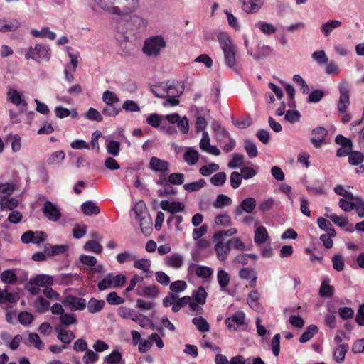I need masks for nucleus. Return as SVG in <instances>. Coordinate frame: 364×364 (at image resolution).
I'll return each instance as SVG.
<instances>
[{
  "label": "nucleus",
  "mask_w": 364,
  "mask_h": 364,
  "mask_svg": "<svg viewBox=\"0 0 364 364\" xmlns=\"http://www.w3.org/2000/svg\"><path fill=\"white\" fill-rule=\"evenodd\" d=\"M34 306L37 309L38 311L44 313L48 311L50 302L43 297L38 296L34 302Z\"/></svg>",
  "instance_id": "nucleus-44"
},
{
  "label": "nucleus",
  "mask_w": 364,
  "mask_h": 364,
  "mask_svg": "<svg viewBox=\"0 0 364 364\" xmlns=\"http://www.w3.org/2000/svg\"><path fill=\"white\" fill-rule=\"evenodd\" d=\"M105 305V302L103 300H97L95 298L90 299L87 304V309L90 313H97L101 311Z\"/></svg>",
  "instance_id": "nucleus-31"
},
{
  "label": "nucleus",
  "mask_w": 364,
  "mask_h": 364,
  "mask_svg": "<svg viewBox=\"0 0 364 364\" xmlns=\"http://www.w3.org/2000/svg\"><path fill=\"white\" fill-rule=\"evenodd\" d=\"M237 232V230L235 228H230L227 230L217 231L213 235V240H223L225 236H232Z\"/></svg>",
  "instance_id": "nucleus-57"
},
{
  "label": "nucleus",
  "mask_w": 364,
  "mask_h": 364,
  "mask_svg": "<svg viewBox=\"0 0 364 364\" xmlns=\"http://www.w3.org/2000/svg\"><path fill=\"white\" fill-rule=\"evenodd\" d=\"M48 50L45 46L41 45H36L34 48H30L26 54V59H33L36 61H40L42 59L48 58Z\"/></svg>",
  "instance_id": "nucleus-10"
},
{
  "label": "nucleus",
  "mask_w": 364,
  "mask_h": 364,
  "mask_svg": "<svg viewBox=\"0 0 364 364\" xmlns=\"http://www.w3.org/2000/svg\"><path fill=\"white\" fill-rule=\"evenodd\" d=\"M242 9L248 14L257 13L263 6L264 0H240Z\"/></svg>",
  "instance_id": "nucleus-12"
},
{
  "label": "nucleus",
  "mask_w": 364,
  "mask_h": 364,
  "mask_svg": "<svg viewBox=\"0 0 364 364\" xmlns=\"http://www.w3.org/2000/svg\"><path fill=\"white\" fill-rule=\"evenodd\" d=\"M44 215L51 221H57L61 217V213L59 208L50 201L45 202L43 207Z\"/></svg>",
  "instance_id": "nucleus-9"
},
{
  "label": "nucleus",
  "mask_w": 364,
  "mask_h": 364,
  "mask_svg": "<svg viewBox=\"0 0 364 364\" xmlns=\"http://www.w3.org/2000/svg\"><path fill=\"white\" fill-rule=\"evenodd\" d=\"M71 310H83L86 306L85 299L75 296H68L65 301Z\"/></svg>",
  "instance_id": "nucleus-19"
},
{
  "label": "nucleus",
  "mask_w": 364,
  "mask_h": 364,
  "mask_svg": "<svg viewBox=\"0 0 364 364\" xmlns=\"http://www.w3.org/2000/svg\"><path fill=\"white\" fill-rule=\"evenodd\" d=\"M245 314L238 311L233 314L231 316H229L225 320V323L229 328H233L234 330L237 329L239 327L245 324Z\"/></svg>",
  "instance_id": "nucleus-11"
},
{
  "label": "nucleus",
  "mask_w": 364,
  "mask_h": 364,
  "mask_svg": "<svg viewBox=\"0 0 364 364\" xmlns=\"http://www.w3.org/2000/svg\"><path fill=\"white\" fill-rule=\"evenodd\" d=\"M355 202V210L360 218L364 217V200L360 197H355L353 200Z\"/></svg>",
  "instance_id": "nucleus-64"
},
{
  "label": "nucleus",
  "mask_w": 364,
  "mask_h": 364,
  "mask_svg": "<svg viewBox=\"0 0 364 364\" xmlns=\"http://www.w3.org/2000/svg\"><path fill=\"white\" fill-rule=\"evenodd\" d=\"M256 207V200L254 198L244 199L240 203V208L245 213H252Z\"/></svg>",
  "instance_id": "nucleus-36"
},
{
  "label": "nucleus",
  "mask_w": 364,
  "mask_h": 364,
  "mask_svg": "<svg viewBox=\"0 0 364 364\" xmlns=\"http://www.w3.org/2000/svg\"><path fill=\"white\" fill-rule=\"evenodd\" d=\"M214 222L217 225L220 226H230L232 225V220L228 213L218 214L215 217Z\"/></svg>",
  "instance_id": "nucleus-37"
},
{
  "label": "nucleus",
  "mask_w": 364,
  "mask_h": 364,
  "mask_svg": "<svg viewBox=\"0 0 364 364\" xmlns=\"http://www.w3.org/2000/svg\"><path fill=\"white\" fill-rule=\"evenodd\" d=\"M47 235L44 232L36 231L33 232L28 230L25 232L21 236V240L23 243L33 242L40 244L46 240Z\"/></svg>",
  "instance_id": "nucleus-8"
},
{
  "label": "nucleus",
  "mask_w": 364,
  "mask_h": 364,
  "mask_svg": "<svg viewBox=\"0 0 364 364\" xmlns=\"http://www.w3.org/2000/svg\"><path fill=\"white\" fill-rule=\"evenodd\" d=\"M259 291L257 289H253L248 294L247 299V301L250 308L258 312L262 310V306L259 301Z\"/></svg>",
  "instance_id": "nucleus-17"
},
{
  "label": "nucleus",
  "mask_w": 364,
  "mask_h": 364,
  "mask_svg": "<svg viewBox=\"0 0 364 364\" xmlns=\"http://www.w3.org/2000/svg\"><path fill=\"white\" fill-rule=\"evenodd\" d=\"M136 294L139 296L154 298L159 295V288L155 285L138 287L136 289Z\"/></svg>",
  "instance_id": "nucleus-20"
},
{
  "label": "nucleus",
  "mask_w": 364,
  "mask_h": 364,
  "mask_svg": "<svg viewBox=\"0 0 364 364\" xmlns=\"http://www.w3.org/2000/svg\"><path fill=\"white\" fill-rule=\"evenodd\" d=\"M364 161V155L358 151H350L348 155V162L352 165H358Z\"/></svg>",
  "instance_id": "nucleus-43"
},
{
  "label": "nucleus",
  "mask_w": 364,
  "mask_h": 364,
  "mask_svg": "<svg viewBox=\"0 0 364 364\" xmlns=\"http://www.w3.org/2000/svg\"><path fill=\"white\" fill-rule=\"evenodd\" d=\"M245 149L250 158L256 157L258 154L256 145L250 140L245 141Z\"/></svg>",
  "instance_id": "nucleus-55"
},
{
  "label": "nucleus",
  "mask_w": 364,
  "mask_h": 364,
  "mask_svg": "<svg viewBox=\"0 0 364 364\" xmlns=\"http://www.w3.org/2000/svg\"><path fill=\"white\" fill-rule=\"evenodd\" d=\"M206 185V181L201 178L198 181H194L192 183H186L183 186V188L186 191L188 192H194L199 191L202 188H203Z\"/></svg>",
  "instance_id": "nucleus-38"
},
{
  "label": "nucleus",
  "mask_w": 364,
  "mask_h": 364,
  "mask_svg": "<svg viewBox=\"0 0 364 364\" xmlns=\"http://www.w3.org/2000/svg\"><path fill=\"white\" fill-rule=\"evenodd\" d=\"M219 165L215 163H211L200 167L199 172L203 176H208L213 173L219 170Z\"/></svg>",
  "instance_id": "nucleus-45"
},
{
  "label": "nucleus",
  "mask_w": 364,
  "mask_h": 364,
  "mask_svg": "<svg viewBox=\"0 0 364 364\" xmlns=\"http://www.w3.org/2000/svg\"><path fill=\"white\" fill-rule=\"evenodd\" d=\"M242 178H242V175L240 174V173H239L237 171L232 172L230 175L231 186L234 189L237 188L240 186Z\"/></svg>",
  "instance_id": "nucleus-63"
},
{
  "label": "nucleus",
  "mask_w": 364,
  "mask_h": 364,
  "mask_svg": "<svg viewBox=\"0 0 364 364\" xmlns=\"http://www.w3.org/2000/svg\"><path fill=\"white\" fill-rule=\"evenodd\" d=\"M65 156V153L63 151H57L48 159V164L50 165L59 164L63 161Z\"/></svg>",
  "instance_id": "nucleus-56"
},
{
  "label": "nucleus",
  "mask_w": 364,
  "mask_h": 364,
  "mask_svg": "<svg viewBox=\"0 0 364 364\" xmlns=\"http://www.w3.org/2000/svg\"><path fill=\"white\" fill-rule=\"evenodd\" d=\"M54 284L53 277L47 274H38L31 278L29 282L26 284V289L32 295H38L40 291V287L45 289L48 286H52Z\"/></svg>",
  "instance_id": "nucleus-2"
},
{
  "label": "nucleus",
  "mask_w": 364,
  "mask_h": 364,
  "mask_svg": "<svg viewBox=\"0 0 364 364\" xmlns=\"http://www.w3.org/2000/svg\"><path fill=\"white\" fill-rule=\"evenodd\" d=\"M232 203V200L230 197L224 194H220L217 196L216 200L213 203V207L217 209L223 208L225 206H228Z\"/></svg>",
  "instance_id": "nucleus-33"
},
{
  "label": "nucleus",
  "mask_w": 364,
  "mask_h": 364,
  "mask_svg": "<svg viewBox=\"0 0 364 364\" xmlns=\"http://www.w3.org/2000/svg\"><path fill=\"white\" fill-rule=\"evenodd\" d=\"M183 159L188 164H195L199 159L198 152L196 150L189 149L185 152Z\"/></svg>",
  "instance_id": "nucleus-41"
},
{
  "label": "nucleus",
  "mask_w": 364,
  "mask_h": 364,
  "mask_svg": "<svg viewBox=\"0 0 364 364\" xmlns=\"http://www.w3.org/2000/svg\"><path fill=\"white\" fill-rule=\"evenodd\" d=\"M20 26V23L17 19L6 20L0 19V31L10 32L16 31Z\"/></svg>",
  "instance_id": "nucleus-21"
},
{
  "label": "nucleus",
  "mask_w": 364,
  "mask_h": 364,
  "mask_svg": "<svg viewBox=\"0 0 364 364\" xmlns=\"http://www.w3.org/2000/svg\"><path fill=\"white\" fill-rule=\"evenodd\" d=\"M338 204L339 207L345 212H350L355 207L354 200H348L346 198L340 199Z\"/></svg>",
  "instance_id": "nucleus-58"
},
{
  "label": "nucleus",
  "mask_w": 364,
  "mask_h": 364,
  "mask_svg": "<svg viewBox=\"0 0 364 364\" xmlns=\"http://www.w3.org/2000/svg\"><path fill=\"white\" fill-rule=\"evenodd\" d=\"M341 22L338 20L328 21L322 24L321 31L325 36H328L333 31V30L340 27Z\"/></svg>",
  "instance_id": "nucleus-30"
},
{
  "label": "nucleus",
  "mask_w": 364,
  "mask_h": 364,
  "mask_svg": "<svg viewBox=\"0 0 364 364\" xmlns=\"http://www.w3.org/2000/svg\"><path fill=\"white\" fill-rule=\"evenodd\" d=\"M328 134L327 130L323 127H317L312 131L311 141L316 148H319L324 143Z\"/></svg>",
  "instance_id": "nucleus-14"
},
{
  "label": "nucleus",
  "mask_w": 364,
  "mask_h": 364,
  "mask_svg": "<svg viewBox=\"0 0 364 364\" xmlns=\"http://www.w3.org/2000/svg\"><path fill=\"white\" fill-rule=\"evenodd\" d=\"M243 163L244 156L242 154H235L232 159L228 163V167L230 168H235L242 166Z\"/></svg>",
  "instance_id": "nucleus-61"
},
{
  "label": "nucleus",
  "mask_w": 364,
  "mask_h": 364,
  "mask_svg": "<svg viewBox=\"0 0 364 364\" xmlns=\"http://www.w3.org/2000/svg\"><path fill=\"white\" fill-rule=\"evenodd\" d=\"M166 43L161 36H152L144 41L143 52L149 56H157L161 49L166 47Z\"/></svg>",
  "instance_id": "nucleus-4"
},
{
  "label": "nucleus",
  "mask_w": 364,
  "mask_h": 364,
  "mask_svg": "<svg viewBox=\"0 0 364 364\" xmlns=\"http://www.w3.org/2000/svg\"><path fill=\"white\" fill-rule=\"evenodd\" d=\"M99 355L89 349L87 350L85 353L82 357V360L85 364H95V363L99 360Z\"/></svg>",
  "instance_id": "nucleus-46"
},
{
  "label": "nucleus",
  "mask_w": 364,
  "mask_h": 364,
  "mask_svg": "<svg viewBox=\"0 0 364 364\" xmlns=\"http://www.w3.org/2000/svg\"><path fill=\"white\" fill-rule=\"evenodd\" d=\"M107 364H119L122 360V355L119 350H116L112 351L109 355L105 358Z\"/></svg>",
  "instance_id": "nucleus-60"
},
{
  "label": "nucleus",
  "mask_w": 364,
  "mask_h": 364,
  "mask_svg": "<svg viewBox=\"0 0 364 364\" xmlns=\"http://www.w3.org/2000/svg\"><path fill=\"white\" fill-rule=\"evenodd\" d=\"M207 296L208 293L203 287H199L193 294L194 300L200 305L205 304Z\"/></svg>",
  "instance_id": "nucleus-42"
},
{
  "label": "nucleus",
  "mask_w": 364,
  "mask_h": 364,
  "mask_svg": "<svg viewBox=\"0 0 364 364\" xmlns=\"http://www.w3.org/2000/svg\"><path fill=\"white\" fill-rule=\"evenodd\" d=\"M326 216L330 218L333 223H335L336 225L341 228L346 227L348 223V220L346 218L343 216H338L336 214H326Z\"/></svg>",
  "instance_id": "nucleus-53"
},
{
  "label": "nucleus",
  "mask_w": 364,
  "mask_h": 364,
  "mask_svg": "<svg viewBox=\"0 0 364 364\" xmlns=\"http://www.w3.org/2000/svg\"><path fill=\"white\" fill-rule=\"evenodd\" d=\"M348 350V346L345 344L339 345L333 353L334 358L338 362H341L344 360L346 353Z\"/></svg>",
  "instance_id": "nucleus-51"
},
{
  "label": "nucleus",
  "mask_w": 364,
  "mask_h": 364,
  "mask_svg": "<svg viewBox=\"0 0 364 364\" xmlns=\"http://www.w3.org/2000/svg\"><path fill=\"white\" fill-rule=\"evenodd\" d=\"M183 257L177 253L165 258L166 264L175 269L180 268L183 265Z\"/></svg>",
  "instance_id": "nucleus-24"
},
{
  "label": "nucleus",
  "mask_w": 364,
  "mask_h": 364,
  "mask_svg": "<svg viewBox=\"0 0 364 364\" xmlns=\"http://www.w3.org/2000/svg\"><path fill=\"white\" fill-rule=\"evenodd\" d=\"M149 167L154 172L166 174L169 171L170 164L166 160L153 156L150 159Z\"/></svg>",
  "instance_id": "nucleus-7"
},
{
  "label": "nucleus",
  "mask_w": 364,
  "mask_h": 364,
  "mask_svg": "<svg viewBox=\"0 0 364 364\" xmlns=\"http://www.w3.org/2000/svg\"><path fill=\"white\" fill-rule=\"evenodd\" d=\"M55 331L58 333L57 338L65 344L70 343L75 337L73 331L64 328L62 326H58Z\"/></svg>",
  "instance_id": "nucleus-16"
},
{
  "label": "nucleus",
  "mask_w": 364,
  "mask_h": 364,
  "mask_svg": "<svg viewBox=\"0 0 364 364\" xmlns=\"http://www.w3.org/2000/svg\"><path fill=\"white\" fill-rule=\"evenodd\" d=\"M318 327L314 325L309 326L306 330L303 333L299 338L301 343H305L309 341L317 332Z\"/></svg>",
  "instance_id": "nucleus-40"
},
{
  "label": "nucleus",
  "mask_w": 364,
  "mask_h": 364,
  "mask_svg": "<svg viewBox=\"0 0 364 364\" xmlns=\"http://www.w3.org/2000/svg\"><path fill=\"white\" fill-rule=\"evenodd\" d=\"M340 97L337 109L340 114H344L350 105V94L347 82H342L339 85Z\"/></svg>",
  "instance_id": "nucleus-5"
},
{
  "label": "nucleus",
  "mask_w": 364,
  "mask_h": 364,
  "mask_svg": "<svg viewBox=\"0 0 364 364\" xmlns=\"http://www.w3.org/2000/svg\"><path fill=\"white\" fill-rule=\"evenodd\" d=\"M18 200L14 198L1 196L0 199V208L1 210H12L18 205Z\"/></svg>",
  "instance_id": "nucleus-23"
},
{
  "label": "nucleus",
  "mask_w": 364,
  "mask_h": 364,
  "mask_svg": "<svg viewBox=\"0 0 364 364\" xmlns=\"http://www.w3.org/2000/svg\"><path fill=\"white\" fill-rule=\"evenodd\" d=\"M134 268L141 271V273L144 274V278H150L152 277L153 272L151 270V262L149 259L141 258L134 260Z\"/></svg>",
  "instance_id": "nucleus-13"
},
{
  "label": "nucleus",
  "mask_w": 364,
  "mask_h": 364,
  "mask_svg": "<svg viewBox=\"0 0 364 364\" xmlns=\"http://www.w3.org/2000/svg\"><path fill=\"white\" fill-rule=\"evenodd\" d=\"M217 280L222 291H225L230 284V274L223 269H220L217 273Z\"/></svg>",
  "instance_id": "nucleus-25"
},
{
  "label": "nucleus",
  "mask_w": 364,
  "mask_h": 364,
  "mask_svg": "<svg viewBox=\"0 0 364 364\" xmlns=\"http://www.w3.org/2000/svg\"><path fill=\"white\" fill-rule=\"evenodd\" d=\"M160 206L164 210L170 212L172 214L181 212L185 208V205L181 202H169L166 200L161 202Z\"/></svg>",
  "instance_id": "nucleus-15"
},
{
  "label": "nucleus",
  "mask_w": 364,
  "mask_h": 364,
  "mask_svg": "<svg viewBox=\"0 0 364 364\" xmlns=\"http://www.w3.org/2000/svg\"><path fill=\"white\" fill-rule=\"evenodd\" d=\"M84 249L87 251L93 252L96 254H100L102 251V245L95 240L87 241L85 244Z\"/></svg>",
  "instance_id": "nucleus-49"
},
{
  "label": "nucleus",
  "mask_w": 364,
  "mask_h": 364,
  "mask_svg": "<svg viewBox=\"0 0 364 364\" xmlns=\"http://www.w3.org/2000/svg\"><path fill=\"white\" fill-rule=\"evenodd\" d=\"M60 326H70L77 323L76 316L72 314L63 313L60 316Z\"/></svg>",
  "instance_id": "nucleus-50"
},
{
  "label": "nucleus",
  "mask_w": 364,
  "mask_h": 364,
  "mask_svg": "<svg viewBox=\"0 0 364 364\" xmlns=\"http://www.w3.org/2000/svg\"><path fill=\"white\" fill-rule=\"evenodd\" d=\"M239 276L244 279H250L249 285L247 287L255 289L256 287L257 277L252 269L242 268L239 272Z\"/></svg>",
  "instance_id": "nucleus-18"
},
{
  "label": "nucleus",
  "mask_w": 364,
  "mask_h": 364,
  "mask_svg": "<svg viewBox=\"0 0 364 364\" xmlns=\"http://www.w3.org/2000/svg\"><path fill=\"white\" fill-rule=\"evenodd\" d=\"M102 9L112 14L127 16L139 6V0H94Z\"/></svg>",
  "instance_id": "nucleus-1"
},
{
  "label": "nucleus",
  "mask_w": 364,
  "mask_h": 364,
  "mask_svg": "<svg viewBox=\"0 0 364 364\" xmlns=\"http://www.w3.org/2000/svg\"><path fill=\"white\" fill-rule=\"evenodd\" d=\"M218 41L223 50L227 65L233 68L236 63L235 51L229 37L225 33H220Z\"/></svg>",
  "instance_id": "nucleus-3"
},
{
  "label": "nucleus",
  "mask_w": 364,
  "mask_h": 364,
  "mask_svg": "<svg viewBox=\"0 0 364 364\" xmlns=\"http://www.w3.org/2000/svg\"><path fill=\"white\" fill-rule=\"evenodd\" d=\"M256 26L266 35H271L277 31V28L274 26L266 22H259Z\"/></svg>",
  "instance_id": "nucleus-52"
},
{
  "label": "nucleus",
  "mask_w": 364,
  "mask_h": 364,
  "mask_svg": "<svg viewBox=\"0 0 364 364\" xmlns=\"http://www.w3.org/2000/svg\"><path fill=\"white\" fill-rule=\"evenodd\" d=\"M107 301L111 305L122 304L124 302V298L117 295L114 291L111 292L107 295Z\"/></svg>",
  "instance_id": "nucleus-59"
},
{
  "label": "nucleus",
  "mask_w": 364,
  "mask_h": 364,
  "mask_svg": "<svg viewBox=\"0 0 364 364\" xmlns=\"http://www.w3.org/2000/svg\"><path fill=\"white\" fill-rule=\"evenodd\" d=\"M317 223L320 228L326 230L328 233H330L331 235H336V230L333 228L332 224L327 219L320 217L317 219Z\"/></svg>",
  "instance_id": "nucleus-34"
},
{
  "label": "nucleus",
  "mask_w": 364,
  "mask_h": 364,
  "mask_svg": "<svg viewBox=\"0 0 364 364\" xmlns=\"http://www.w3.org/2000/svg\"><path fill=\"white\" fill-rule=\"evenodd\" d=\"M215 242L214 250L215 251L217 258L220 261H225L230 252V242H225L224 240H214Z\"/></svg>",
  "instance_id": "nucleus-6"
},
{
  "label": "nucleus",
  "mask_w": 364,
  "mask_h": 364,
  "mask_svg": "<svg viewBox=\"0 0 364 364\" xmlns=\"http://www.w3.org/2000/svg\"><path fill=\"white\" fill-rule=\"evenodd\" d=\"M210 183L215 186H223L226 181L225 172H219L210 178Z\"/></svg>",
  "instance_id": "nucleus-54"
},
{
  "label": "nucleus",
  "mask_w": 364,
  "mask_h": 364,
  "mask_svg": "<svg viewBox=\"0 0 364 364\" xmlns=\"http://www.w3.org/2000/svg\"><path fill=\"white\" fill-rule=\"evenodd\" d=\"M16 186L14 183H0V196L9 197L14 192Z\"/></svg>",
  "instance_id": "nucleus-47"
},
{
  "label": "nucleus",
  "mask_w": 364,
  "mask_h": 364,
  "mask_svg": "<svg viewBox=\"0 0 364 364\" xmlns=\"http://www.w3.org/2000/svg\"><path fill=\"white\" fill-rule=\"evenodd\" d=\"M1 279L6 284H14L17 280V276L11 270H5L1 274Z\"/></svg>",
  "instance_id": "nucleus-48"
},
{
  "label": "nucleus",
  "mask_w": 364,
  "mask_h": 364,
  "mask_svg": "<svg viewBox=\"0 0 364 364\" xmlns=\"http://www.w3.org/2000/svg\"><path fill=\"white\" fill-rule=\"evenodd\" d=\"M269 235L266 228L264 226H259L255 231L254 240L256 244H263L268 239Z\"/></svg>",
  "instance_id": "nucleus-28"
},
{
  "label": "nucleus",
  "mask_w": 364,
  "mask_h": 364,
  "mask_svg": "<svg viewBox=\"0 0 364 364\" xmlns=\"http://www.w3.org/2000/svg\"><path fill=\"white\" fill-rule=\"evenodd\" d=\"M7 96L10 102L16 106L26 105V103L22 99V95L16 90L10 89L7 92Z\"/></svg>",
  "instance_id": "nucleus-29"
},
{
  "label": "nucleus",
  "mask_w": 364,
  "mask_h": 364,
  "mask_svg": "<svg viewBox=\"0 0 364 364\" xmlns=\"http://www.w3.org/2000/svg\"><path fill=\"white\" fill-rule=\"evenodd\" d=\"M192 321L196 328L201 332H207L210 329L208 323L202 316L194 317Z\"/></svg>",
  "instance_id": "nucleus-39"
},
{
  "label": "nucleus",
  "mask_w": 364,
  "mask_h": 364,
  "mask_svg": "<svg viewBox=\"0 0 364 364\" xmlns=\"http://www.w3.org/2000/svg\"><path fill=\"white\" fill-rule=\"evenodd\" d=\"M102 100L107 105H114L119 102V98L115 92L107 90L102 95Z\"/></svg>",
  "instance_id": "nucleus-35"
},
{
  "label": "nucleus",
  "mask_w": 364,
  "mask_h": 364,
  "mask_svg": "<svg viewBox=\"0 0 364 364\" xmlns=\"http://www.w3.org/2000/svg\"><path fill=\"white\" fill-rule=\"evenodd\" d=\"M168 181L173 185H181L184 182V175L181 173H171L168 177Z\"/></svg>",
  "instance_id": "nucleus-62"
},
{
  "label": "nucleus",
  "mask_w": 364,
  "mask_h": 364,
  "mask_svg": "<svg viewBox=\"0 0 364 364\" xmlns=\"http://www.w3.org/2000/svg\"><path fill=\"white\" fill-rule=\"evenodd\" d=\"M81 209L86 215H97L100 212V208L92 201L84 203L81 206Z\"/></svg>",
  "instance_id": "nucleus-27"
},
{
  "label": "nucleus",
  "mask_w": 364,
  "mask_h": 364,
  "mask_svg": "<svg viewBox=\"0 0 364 364\" xmlns=\"http://www.w3.org/2000/svg\"><path fill=\"white\" fill-rule=\"evenodd\" d=\"M334 293V288L329 284L328 280H323L319 289V294L322 297H331Z\"/></svg>",
  "instance_id": "nucleus-32"
},
{
  "label": "nucleus",
  "mask_w": 364,
  "mask_h": 364,
  "mask_svg": "<svg viewBox=\"0 0 364 364\" xmlns=\"http://www.w3.org/2000/svg\"><path fill=\"white\" fill-rule=\"evenodd\" d=\"M19 299L17 293L9 292L7 290L0 289V304L16 303Z\"/></svg>",
  "instance_id": "nucleus-26"
},
{
  "label": "nucleus",
  "mask_w": 364,
  "mask_h": 364,
  "mask_svg": "<svg viewBox=\"0 0 364 364\" xmlns=\"http://www.w3.org/2000/svg\"><path fill=\"white\" fill-rule=\"evenodd\" d=\"M194 273L199 278L208 279L212 277L213 269L208 267L196 265L194 267Z\"/></svg>",
  "instance_id": "nucleus-22"
}]
</instances>
